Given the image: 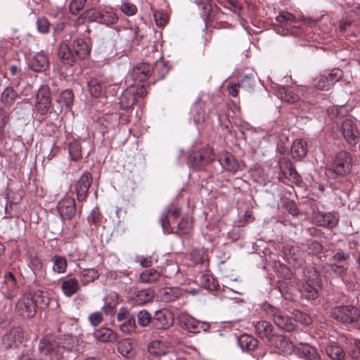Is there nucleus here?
I'll return each instance as SVG.
<instances>
[{"label":"nucleus","mask_w":360,"mask_h":360,"mask_svg":"<svg viewBox=\"0 0 360 360\" xmlns=\"http://www.w3.org/2000/svg\"><path fill=\"white\" fill-rule=\"evenodd\" d=\"M17 96L16 92L12 87H7L1 94V102L6 105H11Z\"/></svg>","instance_id":"45"},{"label":"nucleus","mask_w":360,"mask_h":360,"mask_svg":"<svg viewBox=\"0 0 360 360\" xmlns=\"http://www.w3.org/2000/svg\"><path fill=\"white\" fill-rule=\"evenodd\" d=\"M51 24L46 18H39L37 20V27L39 32L46 34L49 31Z\"/></svg>","instance_id":"57"},{"label":"nucleus","mask_w":360,"mask_h":360,"mask_svg":"<svg viewBox=\"0 0 360 360\" xmlns=\"http://www.w3.org/2000/svg\"><path fill=\"white\" fill-rule=\"evenodd\" d=\"M151 74V66L145 63H139L133 68L129 77L139 83L144 82Z\"/></svg>","instance_id":"18"},{"label":"nucleus","mask_w":360,"mask_h":360,"mask_svg":"<svg viewBox=\"0 0 360 360\" xmlns=\"http://www.w3.org/2000/svg\"><path fill=\"white\" fill-rule=\"evenodd\" d=\"M201 284L204 286V288L213 290L216 288L214 281L213 278L210 277L208 275H202L201 276Z\"/></svg>","instance_id":"63"},{"label":"nucleus","mask_w":360,"mask_h":360,"mask_svg":"<svg viewBox=\"0 0 360 360\" xmlns=\"http://www.w3.org/2000/svg\"><path fill=\"white\" fill-rule=\"evenodd\" d=\"M328 79H329L330 84L333 86L342 77V71L340 69H333L328 73H325Z\"/></svg>","instance_id":"58"},{"label":"nucleus","mask_w":360,"mask_h":360,"mask_svg":"<svg viewBox=\"0 0 360 360\" xmlns=\"http://www.w3.org/2000/svg\"><path fill=\"white\" fill-rule=\"evenodd\" d=\"M136 96L135 95V88L129 87L124 91L120 97V104L121 108L127 110L133 107L136 103Z\"/></svg>","instance_id":"24"},{"label":"nucleus","mask_w":360,"mask_h":360,"mask_svg":"<svg viewBox=\"0 0 360 360\" xmlns=\"http://www.w3.org/2000/svg\"><path fill=\"white\" fill-rule=\"evenodd\" d=\"M79 281L75 278H67L61 282V289L64 295L71 297L79 290Z\"/></svg>","instance_id":"27"},{"label":"nucleus","mask_w":360,"mask_h":360,"mask_svg":"<svg viewBox=\"0 0 360 360\" xmlns=\"http://www.w3.org/2000/svg\"><path fill=\"white\" fill-rule=\"evenodd\" d=\"M276 93L280 99L288 103H295L300 100V96L285 86L278 87Z\"/></svg>","instance_id":"29"},{"label":"nucleus","mask_w":360,"mask_h":360,"mask_svg":"<svg viewBox=\"0 0 360 360\" xmlns=\"http://www.w3.org/2000/svg\"><path fill=\"white\" fill-rule=\"evenodd\" d=\"M298 350L307 360H321L316 349L308 344L300 343Z\"/></svg>","instance_id":"38"},{"label":"nucleus","mask_w":360,"mask_h":360,"mask_svg":"<svg viewBox=\"0 0 360 360\" xmlns=\"http://www.w3.org/2000/svg\"><path fill=\"white\" fill-rule=\"evenodd\" d=\"M120 9L125 15L129 16L134 15L137 12L136 6L130 2L123 3L120 7Z\"/></svg>","instance_id":"59"},{"label":"nucleus","mask_w":360,"mask_h":360,"mask_svg":"<svg viewBox=\"0 0 360 360\" xmlns=\"http://www.w3.org/2000/svg\"><path fill=\"white\" fill-rule=\"evenodd\" d=\"M238 343L243 351L251 352L259 345V341L248 334H243L238 338Z\"/></svg>","instance_id":"25"},{"label":"nucleus","mask_w":360,"mask_h":360,"mask_svg":"<svg viewBox=\"0 0 360 360\" xmlns=\"http://www.w3.org/2000/svg\"><path fill=\"white\" fill-rule=\"evenodd\" d=\"M342 133L348 144L355 146L359 140V132L355 123L350 119L345 120L342 123Z\"/></svg>","instance_id":"14"},{"label":"nucleus","mask_w":360,"mask_h":360,"mask_svg":"<svg viewBox=\"0 0 360 360\" xmlns=\"http://www.w3.org/2000/svg\"><path fill=\"white\" fill-rule=\"evenodd\" d=\"M264 310L279 328L288 332L294 330L295 323L293 319L287 315L284 311L273 307L270 304H265L264 305Z\"/></svg>","instance_id":"3"},{"label":"nucleus","mask_w":360,"mask_h":360,"mask_svg":"<svg viewBox=\"0 0 360 360\" xmlns=\"http://www.w3.org/2000/svg\"><path fill=\"white\" fill-rule=\"evenodd\" d=\"M331 317L342 323H353L359 320L360 309L353 305L335 307L331 310Z\"/></svg>","instance_id":"4"},{"label":"nucleus","mask_w":360,"mask_h":360,"mask_svg":"<svg viewBox=\"0 0 360 360\" xmlns=\"http://www.w3.org/2000/svg\"><path fill=\"white\" fill-rule=\"evenodd\" d=\"M91 184L92 176L91 173L85 172L81 176L75 186L77 199L78 201L83 202L86 200Z\"/></svg>","instance_id":"13"},{"label":"nucleus","mask_w":360,"mask_h":360,"mask_svg":"<svg viewBox=\"0 0 360 360\" xmlns=\"http://www.w3.org/2000/svg\"><path fill=\"white\" fill-rule=\"evenodd\" d=\"M101 10L95 8L84 11L77 20L78 25L86 22H99Z\"/></svg>","instance_id":"30"},{"label":"nucleus","mask_w":360,"mask_h":360,"mask_svg":"<svg viewBox=\"0 0 360 360\" xmlns=\"http://www.w3.org/2000/svg\"><path fill=\"white\" fill-rule=\"evenodd\" d=\"M350 257V253L345 252L342 249H338L337 252L333 256V260L335 262H345L349 259Z\"/></svg>","instance_id":"62"},{"label":"nucleus","mask_w":360,"mask_h":360,"mask_svg":"<svg viewBox=\"0 0 360 360\" xmlns=\"http://www.w3.org/2000/svg\"><path fill=\"white\" fill-rule=\"evenodd\" d=\"M254 326L256 335L265 342H266L276 332L272 324L265 320L256 322Z\"/></svg>","instance_id":"17"},{"label":"nucleus","mask_w":360,"mask_h":360,"mask_svg":"<svg viewBox=\"0 0 360 360\" xmlns=\"http://www.w3.org/2000/svg\"><path fill=\"white\" fill-rule=\"evenodd\" d=\"M192 115L195 124L202 123L206 117L205 104L202 102H196L192 108Z\"/></svg>","instance_id":"36"},{"label":"nucleus","mask_w":360,"mask_h":360,"mask_svg":"<svg viewBox=\"0 0 360 360\" xmlns=\"http://www.w3.org/2000/svg\"><path fill=\"white\" fill-rule=\"evenodd\" d=\"M36 99V110L41 115H46L50 109L51 105V92L49 87L46 85L41 86L37 94Z\"/></svg>","instance_id":"10"},{"label":"nucleus","mask_w":360,"mask_h":360,"mask_svg":"<svg viewBox=\"0 0 360 360\" xmlns=\"http://www.w3.org/2000/svg\"><path fill=\"white\" fill-rule=\"evenodd\" d=\"M132 349L133 347L129 339H124L119 343L118 351L124 356H131Z\"/></svg>","instance_id":"49"},{"label":"nucleus","mask_w":360,"mask_h":360,"mask_svg":"<svg viewBox=\"0 0 360 360\" xmlns=\"http://www.w3.org/2000/svg\"><path fill=\"white\" fill-rule=\"evenodd\" d=\"M314 278L303 286L302 292L309 299L314 300L318 297L317 288L320 287V281L316 272L314 271L313 274Z\"/></svg>","instance_id":"22"},{"label":"nucleus","mask_w":360,"mask_h":360,"mask_svg":"<svg viewBox=\"0 0 360 360\" xmlns=\"http://www.w3.org/2000/svg\"><path fill=\"white\" fill-rule=\"evenodd\" d=\"M88 319L91 326L96 327L103 322V317L101 312L96 311L90 314L89 315Z\"/></svg>","instance_id":"61"},{"label":"nucleus","mask_w":360,"mask_h":360,"mask_svg":"<svg viewBox=\"0 0 360 360\" xmlns=\"http://www.w3.org/2000/svg\"><path fill=\"white\" fill-rule=\"evenodd\" d=\"M153 18L156 25L159 27L165 26L168 21V15L167 13L163 11H154Z\"/></svg>","instance_id":"52"},{"label":"nucleus","mask_w":360,"mask_h":360,"mask_svg":"<svg viewBox=\"0 0 360 360\" xmlns=\"http://www.w3.org/2000/svg\"><path fill=\"white\" fill-rule=\"evenodd\" d=\"M133 298L135 302L139 304H143L151 301L154 297V292L152 290L147 288L140 290H135L132 292Z\"/></svg>","instance_id":"33"},{"label":"nucleus","mask_w":360,"mask_h":360,"mask_svg":"<svg viewBox=\"0 0 360 360\" xmlns=\"http://www.w3.org/2000/svg\"><path fill=\"white\" fill-rule=\"evenodd\" d=\"M88 90L94 97H99L103 93L101 84L96 79H91L88 82Z\"/></svg>","instance_id":"46"},{"label":"nucleus","mask_w":360,"mask_h":360,"mask_svg":"<svg viewBox=\"0 0 360 360\" xmlns=\"http://www.w3.org/2000/svg\"><path fill=\"white\" fill-rule=\"evenodd\" d=\"M167 343L162 340H155L148 345V351L150 354L155 356L165 355L168 352Z\"/></svg>","instance_id":"26"},{"label":"nucleus","mask_w":360,"mask_h":360,"mask_svg":"<svg viewBox=\"0 0 360 360\" xmlns=\"http://www.w3.org/2000/svg\"><path fill=\"white\" fill-rule=\"evenodd\" d=\"M153 316L145 309L141 310L137 314V321L139 326L146 327L149 325L152 326Z\"/></svg>","instance_id":"48"},{"label":"nucleus","mask_w":360,"mask_h":360,"mask_svg":"<svg viewBox=\"0 0 360 360\" xmlns=\"http://www.w3.org/2000/svg\"><path fill=\"white\" fill-rule=\"evenodd\" d=\"M174 314L168 309L156 311L153 316L152 327L157 330H166L174 323Z\"/></svg>","instance_id":"9"},{"label":"nucleus","mask_w":360,"mask_h":360,"mask_svg":"<svg viewBox=\"0 0 360 360\" xmlns=\"http://www.w3.org/2000/svg\"><path fill=\"white\" fill-rule=\"evenodd\" d=\"M49 65L48 56L43 51L37 53L29 62L30 68L34 72L45 71Z\"/></svg>","instance_id":"20"},{"label":"nucleus","mask_w":360,"mask_h":360,"mask_svg":"<svg viewBox=\"0 0 360 360\" xmlns=\"http://www.w3.org/2000/svg\"><path fill=\"white\" fill-rule=\"evenodd\" d=\"M73 49L77 56L80 59H84L89 56L91 48L82 39L73 41Z\"/></svg>","instance_id":"31"},{"label":"nucleus","mask_w":360,"mask_h":360,"mask_svg":"<svg viewBox=\"0 0 360 360\" xmlns=\"http://www.w3.org/2000/svg\"><path fill=\"white\" fill-rule=\"evenodd\" d=\"M37 304L31 293L23 295L15 305L17 312L25 318H32L36 314Z\"/></svg>","instance_id":"7"},{"label":"nucleus","mask_w":360,"mask_h":360,"mask_svg":"<svg viewBox=\"0 0 360 360\" xmlns=\"http://www.w3.org/2000/svg\"><path fill=\"white\" fill-rule=\"evenodd\" d=\"M325 351L332 360H342L345 356L344 349L335 343L328 345L325 347Z\"/></svg>","instance_id":"34"},{"label":"nucleus","mask_w":360,"mask_h":360,"mask_svg":"<svg viewBox=\"0 0 360 360\" xmlns=\"http://www.w3.org/2000/svg\"><path fill=\"white\" fill-rule=\"evenodd\" d=\"M61 103L62 107L65 106L66 108H70L74 101V94L71 89H65L62 91L57 100Z\"/></svg>","instance_id":"43"},{"label":"nucleus","mask_w":360,"mask_h":360,"mask_svg":"<svg viewBox=\"0 0 360 360\" xmlns=\"http://www.w3.org/2000/svg\"><path fill=\"white\" fill-rule=\"evenodd\" d=\"M191 259L196 264L203 263L207 259V255L204 249H194L191 252Z\"/></svg>","instance_id":"50"},{"label":"nucleus","mask_w":360,"mask_h":360,"mask_svg":"<svg viewBox=\"0 0 360 360\" xmlns=\"http://www.w3.org/2000/svg\"><path fill=\"white\" fill-rule=\"evenodd\" d=\"M352 160V156L349 152L345 150L338 152L333 159L332 169L326 172L327 175L333 179L346 176L351 172Z\"/></svg>","instance_id":"2"},{"label":"nucleus","mask_w":360,"mask_h":360,"mask_svg":"<svg viewBox=\"0 0 360 360\" xmlns=\"http://www.w3.org/2000/svg\"><path fill=\"white\" fill-rule=\"evenodd\" d=\"M278 165L280 169V173L278 174L279 180L286 179L288 177V172H290L294 167L291 161L286 158H281L278 162Z\"/></svg>","instance_id":"41"},{"label":"nucleus","mask_w":360,"mask_h":360,"mask_svg":"<svg viewBox=\"0 0 360 360\" xmlns=\"http://www.w3.org/2000/svg\"><path fill=\"white\" fill-rule=\"evenodd\" d=\"M51 262L53 264L52 270L53 272L63 274L66 271L68 264L65 257L55 255L51 257Z\"/></svg>","instance_id":"35"},{"label":"nucleus","mask_w":360,"mask_h":360,"mask_svg":"<svg viewBox=\"0 0 360 360\" xmlns=\"http://www.w3.org/2000/svg\"><path fill=\"white\" fill-rule=\"evenodd\" d=\"M69 153L73 160H77L82 157L80 146L77 142H72L69 145Z\"/></svg>","instance_id":"53"},{"label":"nucleus","mask_w":360,"mask_h":360,"mask_svg":"<svg viewBox=\"0 0 360 360\" xmlns=\"http://www.w3.org/2000/svg\"><path fill=\"white\" fill-rule=\"evenodd\" d=\"M307 144L304 139H296L292 144L290 152L294 159L301 160L307 153Z\"/></svg>","instance_id":"23"},{"label":"nucleus","mask_w":360,"mask_h":360,"mask_svg":"<svg viewBox=\"0 0 360 360\" xmlns=\"http://www.w3.org/2000/svg\"><path fill=\"white\" fill-rule=\"evenodd\" d=\"M19 360H37L34 357V350L33 348H26L22 353Z\"/></svg>","instance_id":"64"},{"label":"nucleus","mask_w":360,"mask_h":360,"mask_svg":"<svg viewBox=\"0 0 360 360\" xmlns=\"http://www.w3.org/2000/svg\"><path fill=\"white\" fill-rule=\"evenodd\" d=\"M319 221L320 223V226L333 228L338 224V219L333 213L328 212L321 214Z\"/></svg>","instance_id":"42"},{"label":"nucleus","mask_w":360,"mask_h":360,"mask_svg":"<svg viewBox=\"0 0 360 360\" xmlns=\"http://www.w3.org/2000/svg\"><path fill=\"white\" fill-rule=\"evenodd\" d=\"M183 291L179 288H161L158 293V297L165 302H170L181 297Z\"/></svg>","instance_id":"21"},{"label":"nucleus","mask_w":360,"mask_h":360,"mask_svg":"<svg viewBox=\"0 0 360 360\" xmlns=\"http://www.w3.org/2000/svg\"><path fill=\"white\" fill-rule=\"evenodd\" d=\"M79 277L82 285H86L98 279L99 274L95 269H86L81 271Z\"/></svg>","instance_id":"37"},{"label":"nucleus","mask_w":360,"mask_h":360,"mask_svg":"<svg viewBox=\"0 0 360 360\" xmlns=\"http://www.w3.org/2000/svg\"><path fill=\"white\" fill-rule=\"evenodd\" d=\"M24 338V333L20 328H14L7 332L3 337V345L8 349L17 347L22 343Z\"/></svg>","instance_id":"16"},{"label":"nucleus","mask_w":360,"mask_h":360,"mask_svg":"<svg viewBox=\"0 0 360 360\" xmlns=\"http://www.w3.org/2000/svg\"><path fill=\"white\" fill-rule=\"evenodd\" d=\"M118 17L114 12L101 10L99 23L110 25L116 23Z\"/></svg>","instance_id":"44"},{"label":"nucleus","mask_w":360,"mask_h":360,"mask_svg":"<svg viewBox=\"0 0 360 360\" xmlns=\"http://www.w3.org/2000/svg\"><path fill=\"white\" fill-rule=\"evenodd\" d=\"M276 20L281 25H285L288 22H295L296 18L291 13L284 11L276 18Z\"/></svg>","instance_id":"54"},{"label":"nucleus","mask_w":360,"mask_h":360,"mask_svg":"<svg viewBox=\"0 0 360 360\" xmlns=\"http://www.w3.org/2000/svg\"><path fill=\"white\" fill-rule=\"evenodd\" d=\"M57 209L63 219H71L76 213L75 199L70 196L63 198L58 202Z\"/></svg>","instance_id":"12"},{"label":"nucleus","mask_w":360,"mask_h":360,"mask_svg":"<svg viewBox=\"0 0 360 360\" xmlns=\"http://www.w3.org/2000/svg\"><path fill=\"white\" fill-rule=\"evenodd\" d=\"M178 323L181 328L191 333L207 331L210 325L207 322H200L186 312L180 313L177 316Z\"/></svg>","instance_id":"5"},{"label":"nucleus","mask_w":360,"mask_h":360,"mask_svg":"<svg viewBox=\"0 0 360 360\" xmlns=\"http://www.w3.org/2000/svg\"><path fill=\"white\" fill-rule=\"evenodd\" d=\"M283 206L288 210V212L293 215L296 216L299 214V210L297 207L295 202L288 198L283 200Z\"/></svg>","instance_id":"60"},{"label":"nucleus","mask_w":360,"mask_h":360,"mask_svg":"<svg viewBox=\"0 0 360 360\" xmlns=\"http://www.w3.org/2000/svg\"><path fill=\"white\" fill-rule=\"evenodd\" d=\"M161 276L159 271L155 269H147L140 274V280L143 283H153L158 281Z\"/></svg>","instance_id":"40"},{"label":"nucleus","mask_w":360,"mask_h":360,"mask_svg":"<svg viewBox=\"0 0 360 360\" xmlns=\"http://www.w3.org/2000/svg\"><path fill=\"white\" fill-rule=\"evenodd\" d=\"M192 230V221L187 218L183 217L178 223L175 233L181 237H186L191 234Z\"/></svg>","instance_id":"39"},{"label":"nucleus","mask_w":360,"mask_h":360,"mask_svg":"<svg viewBox=\"0 0 360 360\" xmlns=\"http://www.w3.org/2000/svg\"><path fill=\"white\" fill-rule=\"evenodd\" d=\"M117 320L120 323L119 328L122 333L131 334L136 332L137 326L135 317L127 307H121L119 309Z\"/></svg>","instance_id":"6"},{"label":"nucleus","mask_w":360,"mask_h":360,"mask_svg":"<svg viewBox=\"0 0 360 360\" xmlns=\"http://www.w3.org/2000/svg\"><path fill=\"white\" fill-rule=\"evenodd\" d=\"M191 158L193 167L202 170L214 160V154L212 148H203L195 153Z\"/></svg>","instance_id":"11"},{"label":"nucleus","mask_w":360,"mask_h":360,"mask_svg":"<svg viewBox=\"0 0 360 360\" xmlns=\"http://www.w3.org/2000/svg\"><path fill=\"white\" fill-rule=\"evenodd\" d=\"M86 0H72L69 4V11L72 15H77L84 7Z\"/></svg>","instance_id":"51"},{"label":"nucleus","mask_w":360,"mask_h":360,"mask_svg":"<svg viewBox=\"0 0 360 360\" xmlns=\"http://www.w3.org/2000/svg\"><path fill=\"white\" fill-rule=\"evenodd\" d=\"M1 290L6 299L12 300L17 296L18 286L15 276L11 272H6L4 275V283Z\"/></svg>","instance_id":"15"},{"label":"nucleus","mask_w":360,"mask_h":360,"mask_svg":"<svg viewBox=\"0 0 360 360\" xmlns=\"http://www.w3.org/2000/svg\"><path fill=\"white\" fill-rule=\"evenodd\" d=\"M266 343L278 353L290 354L293 348L292 342L286 335L276 332Z\"/></svg>","instance_id":"8"},{"label":"nucleus","mask_w":360,"mask_h":360,"mask_svg":"<svg viewBox=\"0 0 360 360\" xmlns=\"http://www.w3.org/2000/svg\"><path fill=\"white\" fill-rule=\"evenodd\" d=\"M218 161L221 167L233 173H236L239 169V164L236 158L227 151H223L219 153Z\"/></svg>","instance_id":"19"},{"label":"nucleus","mask_w":360,"mask_h":360,"mask_svg":"<svg viewBox=\"0 0 360 360\" xmlns=\"http://www.w3.org/2000/svg\"><path fill=\"white\" fill-rule=\"evenodd\" d=\"M75 347L74 338L70 335H47L39 342V360H65L63 351L70 352Z\"/></svg>","instance_id":"1"},{"label":"nucleus","mask_w":360,"mask_h":360,"mask_svg":"<svg viewBox=\"0 0 360 360\" xmlns=\"http://www.w3.org/2000/svg\"><path fill=\"white\" fill-rule=\"evenodd\" d=\"M314 85L317 89L324 91L328 90L332 86L326 74L316 77L314 80Z\"/></svg>","instance_id":"47"},{"label":"nucleus","mask_w":360,"mask_h":360,"mask_svg":"<svg viewBox=\"0 0 360 360\" xmlns=\"http://www.w3.org/2000/svg\"><path fill=\"white\" fill-rule=\"evenodd\" d=\"M160 221L161 223L163 231L165 233H171L174 232V228L171 226L169 220L168 219L167 212H165L161 214Z\"/></svg>","instance_id":"55"},{"label":"nucleus","mask_w":360,"mask_h":360,"mask_svg":"<svg viewBox=\"0 0 360 360\" xmlns=\"http://www.w3.org/2000/svg\"><path fill=\"white\" fill-rule=\"evenodd\" d=\"M294 316H295L293 319L294 322L298 321L300 323L305 325V326H308L311 323L312 320H311V317L300 311H295Z\"/></svg>","instance_id":"56"},{"label":"nucleus","mask_w":360,"mask_h":360,"mask_svg":"<svg viewBox=\"0 0 360 360\" xmlns=\"http://www.w3.org/2000/svg\"><path fill=\"white\" fill-rule=\"evenodd\" d=\"M94 337L102 342H113L117 340V335L109 328H101L94 333Z\"/></svg>","instance_id":"28"},{"label":"nucleus","mask_w":360,"mask_h":360,"mask_svg":"<svg viewBox=\"0 0 360 360\" xmlns=\"http://www.w3.org/2000/svg\"><path fill=\"white\" fill-rule=\"evenodd\" d=\"M58 58L65 64L72 65L76 58L66 44H61L58 47Z\"/></svg>","instance_id":"32"}]
</instances>
